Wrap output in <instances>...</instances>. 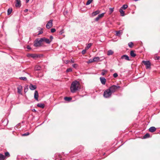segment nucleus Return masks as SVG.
<instances>
[{"label": "nucleus", "instance_id": "c03bdc74", "mask_svg": "<svg viewBox=\"0 0 160 160\" xmlns=\"http://www.w3.org/2000/svg\"><path fill=\"white\" fill-rule=\"evenodd\" d=\"M109 10L111 13H112L113 11V8H110Z\"/></svg>", "mask_w": 160, "mask_h": 160}, {"label": "nucleus", "instance_id": "412c9836", "mask_svg": "<svg viewBox=\"0 0 160 160\" xmlns=\"http://www.w3.org/2000/svg\"><path fill=\"white\" fill-rule=\"evenodd\" d=\"M93 59L94 62H98L100 58L99 57H95Z\"/></svg>", "mask_w": 160, "mask_h": 160}, {"label": "nucleus", "instance_id": "423d86ee", "mask_svg": "<svg viewBox=\"0 0 160 160\" xmlns=\"http://www.w3.org/2000/svg\"><path fill=\"white\" fill-rule=\"evenodd\" d=\"M52 20H49L46 25V27L48 29H49L52 26Z\"/></svg>", "mask_w": 160, "mask_h": 160}, {"label": "nucleus", "instance_id": "f704fd0d", "mask_svg": "<svg viewBox=\"0 0 160 160\" xmlns=\"http://www.w3.org/2000/svg\"><path fill=\"white\" fill-rule=\"evenodd\" d=\"M72 69L71 68H68L67 70H66V72H72Z\"/></svg>", "mask_w": 160, "mask_h": 160}, {"label": "nucleus", "instance_id": "864d4df0", "mask_svg": "<svg viewBox=\"0 0 160 160\" xmlns=\"http://www.w3.org/2000/svg\"><path fill=\"white\" fill-rule=\"evenodd\" d=\"M32 111H33V112H36V110H35V109H33L32 110Z\"/></svg>", "mask_w": 160, "mask_h": 160}, {"label": "nucleus", "instance_id": "58836bf2", "mask_svg": "<svg viewBox=\"0 0 160 160\" xmlns=\"http://www.w3.org/2000/svg\"><path fill=\"white\" fill-rule=\"evenodd\" d=\"M87 50V49H86L84 50H83L82 52V54H85L86 53V50Z\"/></svg>", "mask_w": 160, "mask_h": 160}, {"label": "nucleus", "instance_id": "a878e982", "mask_svg": "<svg viewBox=\"0 0 160 160\" xmlns=\"http://www.w3.org/2000/svg\"><path fill=\"white\" fill-rule=\"evenodd\" d=\"M92 45V43H88L86 47L85 48L86 49H88Z\"/></svg>", "mask_w": 160, "mask_h": 160}, {"label": "nucleus", "instance_id": "bf43d9fd", "mask_svg": "<svg viewBox=\"0 0 160 160\" xmlns=\"http://www.w3.org/2000/svg\"><path fill=\"white\" fill-rule=\"evenodd\" d=\"M65 14H66V13H65V12H64V14L65 15Z\"/></svg>", "mask_w": 160, "mask_h": 160}, {"label": "nucleus", "instance_id": "dca6fc26", "mask_svg": "<svg viewBox=\"0 0 160 160\" xmlns=\"http://www.w3.org/2000/svg\"><path fill=\"white\" fill-rule=\"evenodd\" d=\"M156 129L155 127H152L149 128V130L150 132H155L156 130Z\"/></svg>", "mask_w": 160, "mask_h": 160}, {"label": "nucleus", "instance_id": "473e14b6", "mask_svg": "<svg viewBox=\"0 0 160 160\" xmlns=\"http://www.w3.org/2000/svg\"><path fill=\"white\" fill-rule=\"evenodd\" d=\"M133 45V43L132 42H131L128 43V45L130 48H132Z\"/></svg>", "mask_w": 160, "mask_h": 160}, {"label": "nucleus", "instance_id": "4be33fe9", "mask_svg": "<svg viewBox=\"0 0 160 160\" xmlns=\"http://www.w3.org/2000/svg\"><path fill=\"white\" fill-rule=\"evenodd\" d=\"M5 157L3 154H0V160H4Z\"/></svg>", "mask_w": 160, "mask_h": 160}, {"label": "nucleus", "instance_id": "09e8293b", "mask_svg": "<svg viewBox=\"0 0 160 160\" xmlns=\"http://www.w3.org/2000/svg\"><path fill=\"white\" fill-rule=\"evenodd\" d=\"M50 38L51 39V41L53 39V37L52 36H51L50 37Z\"/></svg>", "mask_w": 160, "mask_h": 160}, {"label": "nucleus", "instance_id": "79ce46f5", "mask_svg": "<svg viewBox=\"0 0 160 160\" xmlns=\"http://www.w3.org/2000/svg\"><path fill=\"white\" fill-rule=\"evenodd\" d=\"M56 31V29L55 28H52L51 29V32L52 33L55 32Z\"/></svg>", "mask_w": 160, "mask_h": 160}, {"label": "nucleus", "instance_id": "9d476101", "mask_svg": "<svg viewBox=\"0 0 160 160\" xmlns=\"http://www.w3.org/2000/svg\"><path fill=\"white\" fill-rule=\"evenodd\" d=\"M100 81L102 84L103 85H105L106 82V79L104 78L100 77Z\"/></svg>", "mask_w": 160, "mask_h": 160}, {"label": "nucleus", "instance_id": "0eeeda50", "mask_svg": "<svg viewBox=\"0 0 160 160\" xmlns=\"http://www.w3.org/2000/svg\"><path fill=\"white\" fill-rule=\"evenodd\" d=\"M15 7L17 8H20L21 6V3L20 0H16L15 2Z\"/></svg>", "mask_w": 160, "mask_h": 160}, {"label": "nucleus", "instance_id": "603ef678", "mask_svg": "<svg viewBox=\"0 0 160 160\" xmlns=\"http://www.w3.org/2000/svg\"><path fill=\"white\" fill-rule=\"evenodd\" d=\"M28 11V9H26L24 10V12H27Z\"/></svg>", "mask_w": 160, "mask_h": 160}, {"label": "nucleus", "instance_id": "a211bd4d", "mask_svg": "<svg viewBox=\"0 0 160 160\" xmlns=\"http://www.w3.org/2000/svg\"><path fill=\"white\" fill-rule=\"evenodd\" d=\"M37 106L42 108H44L45 107L44 104L42 103H39L38 104Z\"/></svg>", "mask_w": 160, "mask_h": 160}, {"label": "nucleus", "instance_id": "f03ea898", "mask_svg": "<svg viewBox=\"0 0 160 160\" xmlns=\"http://www.w3.org/2000/svg\"><path fill=\"white\" fill-rule=\"evenodd\" d=\"M42 42L43 39L42 38H37L34 42V46L36 47H41Z\"/></svg>", "mask_w": 160, "mask_h": 160}, {"label": "nucleus", "instance_id": "2f4dec72", "mask_svg": "<svg viewBox=\"0 0 160 160\" xmlns=\"http://www.w3.org/2000/svg\"><path fill=\"white\" fill-rule=\"evenodd\" d=\"M19 79L24 81H26L27 80V78L26 77H21L19 78Z\"/></svg>", "mask_w": 160, "mask_h": 160}, {"label": "nucleus", "instance_id": "13d9d810", "mask_svg": "<svg viewBox=\"0 0 160 160\" xmlns=\"http://www.w3.org/2000/svg\"><path fill=\"white\" fill-rule=\"evenodd\" d=\"M65 14H66V13H65V12H64V14L65 15Z\"/></svg>", "mask_w": 160, "mask_h": 160}, {"label": "nucleus", "instance_id": "e433bc0d", "mask_svg": "<svg viewBox=\"0 0 160 160\" xmlns=\"http://www.w3.org/2000/svg\"><path fill=\"white\" fill-rule=\"evenodd\" d=\"M28 90V87H26L24 88V92L25 93H26Z\"/></svg>", "mask_w": 160, "mask_h": 160}, {"label": "nucleus", "instance_id": "a19ab883", "mask_svg": "<svg viewBox=\"0 0 160 160\" xmlns=\"http://www.w3.org/2000/svg\"><path fill=\"white\" fill-rule=\"evenodd\" d=\"M5 157H8L9 156V153L8 152H5Z\"/></svg>", "mask_w": 160, "mask_h": 160}, {"label": "nucleus", "instance_id": "4468645a", "mask_svg": "<svg viewBox=\"0 0 160 160\" xmlns=\"http://www.w3.org/2000/svg\"><path fill=\"white\" fill-rule=\"evenodd\" d=\"M100 12L99 10H97L95 12H93L92 14V17H94L98 14Z\"/></svg>", "mask_w": 160, "mask_h": 160}, {"label": "nucleus", "instance_id": "49530a36", "mask_svg": "<svg viewBox=\"0 0 160 160\" xmlns=\"http://www.w3.org/2000/svg\"><path fill=\"white\" fill-rule=\"evenodd\" d=\"M8 15L10 14V8H8Z\"/></svg>", "mask_w": 160, "mask_h": 160}, {"label": "nucleus", "instance_id": "72a5a7b5", "mask_svg": "<svg viewBox=\"0 0 160 160\" xmlns=\"http://www.w3.org/2000/svg\"><path fill=\"white\" fill-rule=\"evenodd\" d=\"M28 56H30L33 58H34L36 57V56L35 55L33 54H29L28 55Z\"/></svg>", "mask_w": 160, "mask_h": 160}, {"label": "nucleus", "instance_id": "4d7b16f0", "mask_svg": "<svg viewBox=\"0 0 160 160\" xmlns=\"http://www.w3.org/2000/svg\"><path fill=\"white\" fill-rule=\"evenodd\" d=\"M159 57H158V58H157V59H159Z\"/></svg>", "mask_w": 160, "mask_h": 160}, {"label": "nucleus", "instance_id": "de8ad7c7", "mask_svg": "<svg viewBox=\"0 0 160 160\" xmlns=\"http://www.w3.org/2000/svg\"><path fill=\"white\" fill-rule=\"evenodd\" d=\"M63 30H61V31H60V33L61 34H62V33L63 32Z\"/></svg>", "mask_w": 160, "mask_h": 160}, {"label": "nucleus", "instance_id": "1a4fd4ad", "mask_svg": "<svg viewBox=\"0 0 160 160\" xmlns=\"http://www.w3.org/2000/svg\"><path fill=\"white\" fill-rule=\"evenodd\" d=\"M104 13H102L99 15L95 19V20L96 21H98L104 15Z\"/></svg>", "mask_w": 160, "mask_h": 160}, {"label": "nucleus", "instance_id": "f257e3e1", "mask_svg": "<svg viewBox=\"0 0 160 160\" xmlns=\"http://www.w3.org/2000/svg\"><path fill=\"white\" fill-rule=\"evenodd\" d=\"M80 89L81 87L78 82L75 81L72 83L70 87V90L72 92L74 93Z\"/></svg>", "mask_w": 160, "mask_h": 160}, {"label": "nucleus", "instance_id": "39448f33", "mask_svg": "<svg viewBox=\"0 0 160 160\" xmlns=\"http://www.w3.org/2000/svg\"><path fill=\"white\" fill-rule=\"evenodd\" d=\"M142 62L146 66L147 69L150 68L151 64L149 61H142Z\"/></svg>", "mask_w": 160, "mask_h": 160}, {"label": "nucleus", "instance_id": "8fccbe9b", "mask_svg": "<svg viewBox=\"0 0 160 160\" xmlns=\"http://www.w3.org/2000/svg\"><path fill=\"white\" fill-rule=\"evenodd\" d=\"M70 62L71 63H74V60H71L70 61Z\"/></svg>", "mask_w": 160, "mask_h": 160}, {"label": "nucleus", "instance_id": "20e7f679", "mask_svg": "<svg viewBox=\"0 0 160 160\" xmlns=\"http://www.w3.org/2000/svg\"><path fill=\"white\" fill-rule=\"evenodd\" d=\"M120 88V87L119 86L112 85L110 87L109 89L112 93H113L116 92Z\"/></svg>", "mask_w": 160, "mask_h": 160}, {"label": "nucleus", "instance_id": "b1692460", "mask_svg": "<svg viewBox=\"0 0 160 160\" xmlns=\"http://www.w3.org/2000/svg\"><path fill=\"white\" fill-rule=\"evenodd\" d=\"M128 7V6L126 4L123 5L122 7H121L120 8H122V9L125 10Z\"/></svg>", "mask_w": 160, "mask_h": 160}, {"label": "nucleus", "instance_id": "393cba45", "mask_svg": "<svg viewBox=\"0 0 160 160\" xmlns=\"http://www.w3.org/2000/svg\"><path fill=\"white\" fill-rule=\"evenodd\" d=\"M113 53V51H112V50H109L108 52L107 55H112Z\"/></svg>", "mask_w": 160, "mask_h": 160}, {"label": "nucleus", "instance_id": "4c0bfd02", "mask_svg": "<svg viewBox=\"0 0 160 160\" xmlns=\"http://www.w3.org/2000/svg\"><path fill=\"white\" fill-rule=\"evenodd\" d=\"M94 62L93 61V59H90L87 62L88 63H91Z\"/></svg>", "mask_w": 160, "mask_h": 160}, {"label": "nucleus", "instance_id": "2eb2a0df", "mask_svg": "<svg viewBox=\"0 0 160 160\" xmlns=\"http://www.w3.org/2000/svg\"><path fill=\"white\" fill-rule=\"evenodd\" d=\"M29 88L32 90H34L36 88V86L35 85H33L32 84H30L29 86Z\"/></svg>", "mask_w": 160, "mask_h": 160}, {"label": "nucleus", "instance_id": "3c124183", "mask_svg": "<svg viewBox=\"0 0 160 160\" xmlns=\"http://www.w3.org/2000/svg\"><path fill=\"white\" fill-rule=\"evenodd\" d=\"M70 62V61L69 60H67L66 61V63H68L69 62Z\"/></svg>", "mask_w": 160, "mask_h": 160}, {"label": "nucleus", "instance_id": "7c9ffc66", "mask_svg": "<svg viewBox=\"0 0 160 160\" xmlns=\"http://www.w3.org/2000/svg\"><path fill=\"white\" fill-rule=\"evenodd\" d=\"M93 0H88L86 3V5H88L90 4L91 2Z\"/></svg>", "mask_w": 160, "mask_h": 160}, {"label": "nucleus", "instance_id": "5fc2aeb1", "mask_svg": "<svg viewBox=\"0 0 160 160\" xmlns=\"http://www.w3.org/2000/svg\"><path fill=\"white\" fill-rule=\"evenodd\" d=\"M29 0H26V2L28 3V2Z\"/></svg>", "mask_w": 160, "mask_h": 160}, {"label": "nucleus", "instance_id": "ddd939ff", "mask_svg": "<svg viewBox=\"0 0 160 160\" xmlns=\"http://www.w3.org/2000/svg\"><path fill=\"white\" fill-rule=\"evenodd\" d=\"M43 39V42H45L46 43L49 44L51 41H50L48 39L45 38H42Z\"/></svg>", "mask_w": 160, "mask_h": 160}, {"label": "nucleus", "instance_id": "f3484780", "mask_svg": "<svg viewBox=\"0 0 160 160\" xmlns=\"http://www.w3.org/2000/svg\"><path fill=\"white\" fill-rule=\"evenodd\" d=\"M119 12L120 13V15L121 16H124L125 15L124 12L122 9V8H120L119 10Z\"/></svg>", "mask_w": 160, "mask_h": 160}, {"label": "nucleus", "instance_id": "37998d69", "mask_svg": "<svg viewBox=\"0 0 160 160\" xmlns=\"http://www.w3.org/2000/svg\"><path fill=\"white\" fill-rule=\"evenodd\" d=\"M113 76L114 78H117L118 76V74L117 73H115L113 74Z\"/></svg>", "mask_w": 160, "mask_h": 160}, {"label": "nucleus", "instance_id": "bb28decb", "mask_svg": "<svg viewBox=\"0 0 160 160\" xmlns=\"http://www.w3.org/2000/svg\"><path fill=\"white\" fill-rule=\"evenodd\" d=\"M64 99L66 101H69L72 100V98L70 97H65Z\"/></svg>", "mask_w": 160, "mask_h": 160}, {"label": "nucleus", "instance_id": "7ed1b4c3", "mask_svg": "<svg viewBox=\"0 0 160 160\" xmlns=\"http://www.w3.org/2000/svg\"><path fill=\"white\" fill-rule=\"evenodd\" d=\"M112 93L108 88L105 90L103 93V96L106 98H109L111 97Z\"/></svg>", "mask_w": 160, "mask_h": 160}, {"label": "nucleus", "instance_id": "6e6d98bb", "mask_svg": "<svg viewBox=\"0 0 160 160\" xmlns=\"http://www.w3.org/2000/svg\"><path fill=\"white\" fill-rule=\"evenodd\" d=\"M12 11V8H11V13Z\"/></svg>", "mask_w": 160, "mask_h": 160}, {"label": "nucleus", "instance_id": "aec40b11", "mask_svg": "<svg viewBox=\"0 0 160 160\" xmlns=\"http://www.w3.org/2000/svg\"><path fill=\"white\" fill-rule=\"evenodd\" d=\"M130 55L133 57H135L136 56V54L134 52V51H131L130 53Z\"/></svg>", "mask_w": 160, "mask_h": 160}, {"label": "nucleus", "instance_id": "6e6552de", "mask_svg": "<svg viewBox=\"0 0 160 160\" xmlns=\"http://www.w3.org/2000/svg\"><path fill=\"white\" fill-rule=\"evenodd\" d=\"M18 93L20 95H22V87L21 85H19L17 88Z\"/></svg>", "mask_w": 160, "mask_h": 160}, {"label": "nucleus", "instance_id": "ea45409f", "mask_svg": "<svg viewBox=\"0 0 160 160\" xmlns=\"http://www.w3.org/2000/svg\"><path fill=\"white\" fill-rule=\"evenodd\" d=\"M29 134V133L28 132H27L26 133H24L22 134V136H26L28 135Z\"/></svg>", "mask_w": 160, "mask_h": 160}, {"label": "nucleus", "instance_id": "c756f323", "mask_svg": "<svg viewBox=\"0 0 160 160\" xmlns=\"http://www.w3.org/2000/svg\"><path fill=\"white\" fill-rule=\"evenodd\" d=\"M107 70H105L103 69L102 70V72L101 73V74L102 75H104L107 72Z\"/></svg>", "mask_w": 160, "mask_h": 160}, {"label": "nucleus", "instance_id": "6ab92c4d", "mask_svg": "<svg viewBox=\"0 0 160 160\" xmlns=\"http://www.w3.org/2000/svg\"><path fill=\"white\" fill-rule=\"evenodd\" d=\"M122 32L120 31H116V35L118 36H120L122 34Z\"/></svg>", "mask_w": 160, "mask_h": 160}, {"label": "nucleus", "instance_id": "c85d7f7f", "mask_svg": "<svg viewBox=\"0 0 160 160\" xmlns=\"http://www.w3.org/2000/svg\"><path fill=\"white\" fill-rule=\"evenodd\" d=\"M150 134H149L148 133H147L146 134H145L144 136V138H149L150 137Z\"/></svg>", "mask_w": 160, "mask_h": 160}, {"label": "nucleus", "instance_id": "f8f14e48", "mask_svg": "<svg viewBox=\"0 0 160 160\" xmlns=\"http://www.w3.org/2000/svg\"><path fill=\"white\" fill-rule=\"evenodd\" d=\"M121 58L122 59H125L126 60L129 61L130 59L129 57L127 55H124L121 56Z\"/></svg>", "mask_w": 160, "mask_h": 160}, {"label": "nucleus", "instance_id": "c9c22d12", "mask_svg": "<svg viewBox=\"0 0 160 160\" xmlns=\"http://www.w3.org/2000/svg\"><path fill=\"white\" fill-rule=\"evenodd\" d=\"M40 29H41L42 30L41 31H39V32L38 34V35H40V34L42 33L43 32L42 31V30H43V29L41 28H40Z\"/></svg>", "mask_w": 160, "mask_h": 160}, {"label": "nucleus", "instance_id": "9b49d317", "mask_svg": "<svg viewBox=\"0 0 160 160\" xmlns=\"http://www.w3.org/2000/svg\"><path fill=\"white\" fill-rule=\"evenodd\" d=\"M38 91H35L34 94V98L37 101H38Z\"/></svg>", "mask_w": 160, "mask_h": 160}, {"label": "nucleus", "instance_id": "5701e85b", "mask_svg": "<svg viewBox=\"0 0 160 160\" xmlns=\"http://www.w3.org/2000/svg\"><path fill=\"white\" fill-rule=\"evenodd\" d=\"M41 69V67L38 65H36L35 67V70L36 71L40 70Z\"/></svg>", "mask_w": 160, "mask_h": 160}, {"label": "nucleus", "instance_id": "cd10ccee", "mask_svg": "<svg viewBox=\"0 0 160 160\" xmlns=\"http://www.w3.org/2000/svg\"><path fill=\"white\" fill-rule=\"evenodd\" d=\"M72 67L75 68H78V65L77 64L75 63L72 65Z\"/></svg>", "mask_w": 160, "mask_h": 160}, {"label": "nucleus", "instance_id": "a18cd8bd", "mask_svg": "<svg viewBox=\"0 0 160 160\" xmlns=\"http://www.w3.org/2000/svg\"><path fill=\"white\" fill-rule=\"evenodd\" d=\"M27 48L28 49H29V50H31V48L30 47V46L29 45H28L27 46Z\"/></svg>", "mask_w": 160, "mask_h": 160}]
</instances>
